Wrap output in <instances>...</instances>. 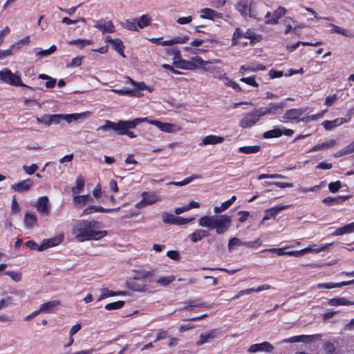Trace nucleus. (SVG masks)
Returning <instances> with one entry per match:
<instances>
[{
    "label": "nucleus",
    "mask_w": 354,
    "mask_h": 354,
    "mask_svg": "<svg viewBox=\"0 0 354 354\" xmlns=\"http://www.w3.org/2000/svg\"><path fill=\"white\" fill-rule=\"evenodd\" d=\"M99 228V223L95 221H79L73 227V234L75 239L83 242L88 240H100L107 235V232L96 231Z\"/></svg>",
    "instance_id": "1"
},
{
    "label": "nucleus",
    "mask_w": 354,
    "mask_h": 354,
    "mask_svg": "<svg viewBox=\"0 0 354 354\" xmlns=\"http://www.w3.org/2000/svg\"><path fill=\"white\" fill-rule=\"evenodd\" d=\"M148 121L147 118H135L132 120H120L117 123L106 120L104 125L99 127L97 131H115L118 135H127L129 138H136V135L129 130L135 128L141 122Z\"/></svg>",
    "instance_id": "2"
},
{
    "label": "nucleus",
    "mask_w": 354,
    "mask_h": 354,
    "mask_svg": "<svg viewBox=\"0 0 354 354\" xmlns=\"http://www.w3.org/2000/svg\"><path fill=\"white\" fill-rule=\"evenodd\" d=\"M232 224V217L227 214L203 216L198 220V225L209 230H214L217 234L225 233Z\"/></svg>",
    "instance_id": "3"
},
{
    "label": "nucleus",
    "mask_w": 354,
    "mask_h": 354,
    "mask_svg": "<svg viewBox=\"0 0 354 354\" xmlns=\"http://www.w3.org/2000/svg\"><path fill=\"white\" fill-rule=\"evenodd\" d=\"M235 8L243 17L254 18L257 15V2L254 0H238Z\"/></svg>",
    "instance_id": "4"
},
{
    "label": "nucleus",
    "mask_w": 354,
    "mask_h": 354,
    "mask_svg": "<svg viewBox=\"0 0 354 354\" xmlns=\"http://www.w3.org/2000/svg\"><path fill=\"white\" fill-rule=\"evenodd\" d=\"M0 81L11 86H24L33 90L32 87L27 86L22 82L21 80V74L19 71L12 73L7 68H4L0 71Z\"/></svg>",
    "instance_id": "5"
},
{
    "label": "nucleus",
    "mask_w": 354,
    "mask_h": 354,
    "mask_svg": "<svg viewBox=\"0 0 354 354\" xmlns=\"http://www.w3.org/2000/svg\"><path fill=\"white\" fill-rule=\"evenodd\" d=\"M86 113L50 115L51 124H59L62 120H65L68 123H71L73 121H77L86 118Z\"/></svg>",
    "instance_id": "6"
},
{
    "label": "nucleus",
    "mask_w": 354,
    "mask_h": 354,
    "mask_svg": "<svg viewBox=\"0 0 354 354\" xmlns=\"http://www.w3.org/2000/svg\"><path fill=\"white\" fill-rule=\"evenodd\" d=\"M263 115L260 109H256L253 111L247 113L240 121L242 128H250L254 125Z\"/></svg>",
    "instance_id": "7"
},
{
    "label": "nucleus",
    "mask_w": 354,
    "mask_h": 354,
    "mask_svg": "<svg viewBox=\"0 0 354 354\" xmlns=\"http://www.w3.org/2000/svg\"><path fill=\"white\" fill-rule=\"evenodd\" d=\"M146 122L151 124L155 125L160 131L165 133H174L175 131L180 130V127H178L177 125L171 123L161 122L160 121L158 120H152L149 119L148 121Z\"/></svg>",
    "instance_id": "8"
},
{
    "label": "nucleus",
    "mask_w": 354,
    "mask_h": 354,
    "mask_svg": "<svg viewBox=\"0 0 354 354\" xmlns=\"http://www.w3.org/2000/svg\"><path fill=\"white\" fill-rule=\"evenodd\" d=\"M219 335L218 329H212L209 331L203 333L199 336V339L196 342V346L211 342L214 339L218 337Z\"/></svg>",
    "instance_id": "9"
},
{
    "label": "nucleus",
    "mask_w": 354,
    "mask_h": 354,
    "mask_svg": "<svg viewBox=\"0 0 354 354\" xmlns=\"http://www.w3.org/2000/svg\"><path fill=\"white\" fill-rule=\"evenodd\" d=\"M286 106V104L284 102H281L279 103H270L268 107H261L259 109L261 112V115L264 116L267 115H275L279 112V111L282 110Z\"/></svg>",
    "instance_id": "10"
},
{
    "label": "nucleus",
    "mask_w": 354,
    "mask_h": 354,
    "mask_svg": "<svg viewBox=\"0 0 354 354\" xmlns=\"http://www.w3.org/2000/svg\"><path fill=\"white\" fill-rule=\"evenodd\" d=\"M289 207H290V205H279L270 209H266L265 211L266 214L263 216L261 222V224H263L265 221L270 220L271 218H274L278 213L288 209Z\"/></svg>",
    "instance_id": "11"
},
{
    "label": "nucleus",
    "mask_w": 354,
    "mask_h": 354,
    "mask_svg": "<svg viewBox=\"0 0 354 354\" xmlns=\"http://www.w3.org/2000/svg\"><path fill=\"white\" fill-rule=\"evenodd\" d=\"M33 185V181L30 178H27L24 180H21L11 185L10 188L14 192H26L30 189Z\"/></svg>",
    "instance_id": "12"
},
{
    "label": "nucleus",
    "mask_w": 354,
    "mask_h": 354,
    "mask_svg": "<svg viewBox=\"0 0 354 354\" xmlns=\"http://www.w3.org/2000/svg\"><path fill=\"white\" fill-rule=\"evenodd\" d=\"M94 27L100 30L103 34L115 32V27L111 21L98 20L96 21Z\"/></svg>",
    "instance_id": "13"
},
{
    "label": "nucleus",
    "mask_w": 354,
    "mask_h": 354,
    "mask_svg": "<svg viewBox=\"0 0 354 354\" xmlns=\"http://www.w3.org/2000/svg\"><path fill=\"white\" fill-rule=\"evenodd\" d=\"M274 350V346L268 342H264L260 344H254L250 346L248 351L250 353H257L259 351H264L267 353H272Z\"/></svg>",
    "instance_id": "14"
},
{
    "label": "nucleus",
    "mask_w": 354,
    "mask_h": 354,
    "mask_svg": "<svg viewBox=\"0 0 354 354\" xmlns=\"http://www.w3.org/2000/svg\"><path fill=\"white\" fill-rule=\"evenodd\" d=\"M37 210L42 214H48L50 212L49 200L47 196H41L39 198L35 205Z\"/></svg>",
    "instance_id": "15"
},
{
    "label": "nucleus",
    "mask_w": 354,
    "mask_h": 354,
    "mask_svg": "<svg viewBox=\"0 0 354 354\" xmlns=\"http://www.w3.org/2000/svg\"><path fill=\"white\" fill-rule=\"evenodd\" d=\"M201 18L214 20V19H222L223 14L218 12L211 8H203L201 10Z\"/></svg>",
    "instance_id": "16"
},
{
    "label": "nucleus",
    "mask_w": 354,
    "mask_h": 354,
    "mask_svg": "<svg viewBox=\"0 0 354 354\" xmlns=\"http://www.w3.org/2000/svg\"><path fill=\"white\" fill-rule=\"evenodd\" d=\"M73 201L76 206L82 207L86 203H93V198L89 194L86 195H75L73 196Z\"/></svg>",
    "instance_id": "17"
},
{
    "label": "nucleus",
    "mask_w": 354,
    "mask_h": 354,
    "mask_svg": "<svg viewBox=\"0 0 354 354\" xmlns=\"http://www.w3.org/2000/svg\"><path fill=\"white\" fill-rule=\"evenodd\" d=\"M305 112L303 109H291L287 110L283 115V118L285 120H294L299 118Z\"/></svg>",
    "instance_id": "18"
},
{
    "label": "nucleus",
    "mask_w": 354,
    "mask_h": 354,
    "mask_svg": "<svg viewBox=\"0 0 354 354\" xmlns=\"http://www.w3.org/2000/svg\"><path fill=\"white\" fill-rule=\"evenodd\" d=\"M350 119H351V118H349L348 120H346L344 118H337L332 121L326 120L322 123V124L326 130L329 131V130H332L335 127H337L344 123L349 122Z\"/></svg>",
    "instance_id": "19"
},
{
    "label": "nucleus",
    "mask_w": 354,
    "mask_h": 354,
    "mask_svg": "<svg viewBox=\"0 0 354 354\" xmlns=\"http://www.w3.org/2000/svg\"><path fill=\"white\" fill-rule=\"evenodd\" d=\"M333 243H326L321 246H319L318 245H309L307 248H305L302 249L303 255L307 254V253H319L322 251H324L326 250L330 245H331Z\"/></svg>",
    "instance_id": "20"
},
{
    "label": "nucleus",
    "mask_w": 354,
    "mask_h": 354,
    "mask_svg": "<svg viewBox=\"0 0 354 354\" xmlns=\"http://www.w3.org/2000/svg\"><path fill=\"white\" fill-rule=\"evenodd\" d=\"M62 241V238L54 237L50 239H45L42 243L39 245V251H44L49 248L59 245Z\"/></svg>",
    "instance_id": "21"
},
{
    "label": "nucleus",
    "mask_w": 354,
    "mask_h": 354,
    "mask_svg": "<svg viewBox=\"0 0 354 354\" xmlns=\"http://www.w3.org/2000/svg\"><path fill=\"white\" fill-rule=\"evenodd\" d=\"M224 138L222 136L209 135L204 137L200 145H216L223 142Z\"/></svg>",
    "instance_id": "22"
},
{
    "label": "nucleus",
    "mask_w": 354,
    "mask_h": 354,
    "mask_svg": "<svg viewBox=\"0 0 354 354\" xmlns=\"http://www.w3.org/2000/svg\"><path fill=\"white\" fill-rule=\"evenodd\" d=\"M286 12V10L283 7H279L272 14V17L270 19L266 21L267 24H277L279 22V19L282 17Z\"/></svg>",
    "instance_id": "23"
},
{
    "label": "nucleus",
    "mask_w": 354,
    "mask_h": 354,
    "mask_svg": "<svg viewBox=\"0 0 354 354\" xmlns=\"http://www.w3.org/2000/svg\"><path fill=\"white\" fill-rule=\"evenodd\" d=\"M354 283V279L347 281H342L340 283H320L317 285V287L318 288H326V289H331L334 288H340L344 286L353 284Z\"/></svg>",
    "instance_id": "24"
},
{
    "label": "nucleus",
    "mask_w": 354,
    "mask_h": 354,
    "mask_svg": "<svg viewBox=\"0 0 354 354\" xmlns=\"http://www.w3.org/2000/svg\"><path fill=\"white\" fill-rule=\"evenodd\" d=\"M85 185V180L81 175L78 176L75 180V186L72 187L71 192L73 196L77 195L83 192Z\"/></svg>",
    "instance_id": "25"
},
{
    "label": "nucleus",
    "mask_w": 354,
    "mask_h": 354,
    "mask_svg": "<svg viewBox=\"0 0 354 354\" xmlns=\"http://www.w3.org/2000/svg\"><path fill=\"white\" fill-rule=\"evenodd\" d=\"M349 196H337V197H326L322 200V203L326 205L332 206L336 204H341L347 199H348Z\"/></svg>",
    "instance_id": "26"
},
{
    "label": "nucleus",
    "mask_w": 354,
    "mask_h": 354,
    "mask_svg": "<svg viewBox=\"0 0 354 354\" xmlns=\"http://www.w3.org/2000/svg\"><path fill=\"white\" fill-rule=\"evenodd\" d=\"M142 197L145 198L147 205H153L161 201L160 196L155 192H143Z\"/></svg>",
    "instance_id": "27"
},
{
    "label": "nucleus",
    "mask_w": 354,
    "mask_h": 354,
    "mask_svg": "<svg viewBox=\"0 0 354 354\" xmlns=\"http://www.w3.org/2000/svg\"><path fill=\"white\" fill-rule=\"evenodd\" d=\"M266 69L265 66L261 64H252L241 66L239 69V73L245 75L247 71L255 72L257 71H264Z\"/></svg>",
    "instance_id": "28"
},
{
    "label": "nucleus",
    "mask_w": 354,
    "mask_h": 354,
    "mask_svg": "<svg viewBox=\"0 0 354 354\" xmlns=\"http://www.w3.org/2000/svg\"><path fill=\"white\" fill-rule=\"evenodd\" d=\"M208 236L209 233L207 231L205 230H196L193 233L190 234L189 237L192 242L196 243Z\"/></svg>",
    "instance_id": "29"
},
{
    "label": "nucleus",
    "mask_w": 354,
    "mask_h": 354,
    "mask_svg": "<svg viewBox=\"0 0 354 354\" xmlns=\"http://www.w3.org/2000/svg\"><path fill=\"white\" fill-rule=\"evenodd\" d=\"M24 224L26 228L30 229L33 227L37 223L36 214L27 212L24 216Z\"/></svg>",
    "instance_id": "30"
},
{
    "label": "nucleus",
    "mask_w": 354,
    "mask_h": 354,
    "mask_svg": "<svg viewBox=\"0 0 354 354\" xmlns=\"http://www.w3.org/2000/svg\"><path fill=\"white\" fill-rule=\"evenodd\" d=\"M59 302L55 300L44 303L40 306L39 311L40 313H51L55 308L59 306Z\"/></svg>",
    "instance_id": "31"
},
{
    "label": "nucleus",
    "mask_w": 354,
    "mask_h": 354,
    "mask_svg": "<svg viewBox=\"0 0 354 354\" xmlns=\"http://www.w3.org/2000/svg\"><path fill=\"white\" fill-rule=\"evenodd\" d=\"M328 304L333 306H353L354 305V301H349L344 297L333 298L328 301Z\"/></svg>",
    "instance_id": "32"
},
{
    "label": "nucleus",
    "mask_w": 354,
    "mask_h": 354,
    "mask_svg": "<svg viewBox=\"0 0 354 354\" xmlns=\"http://www.w3.org/2000/svg\"><path fill=\"white\" fill-rule=\"evenodd\" d=\"M336 144V141L333 139L329 140L327 142L317 144L312 147L308 152H315L320 150H324L326 149H328L333 147Z\"/></svg>",
    "instance_id": "33"
},
{
    "label": "nucleus",
    "mask_w": 354,
    "mask_h": 354,
    "mask_svg": "<svg viewBox=\"0 0 354 354\" xmlns=\"http://www.w3.org/2000/svg\"><path fill=\"white\" fill-rule=\"evenodd\" d=\"M205 306V303L200 301L199 299L195 300H189L185 303V306L180 308V310H192L193 308H203Z\"/></svg>",
    "instance_id": "34"
},
{
    "label": "nucleus",
    "mask_w": 354,
    "mask_h": 354,
    "mask_svg": "<svg viewBox=\"0 0 354 354\" xmlns=\"http://www.w3.org/2000/svg\"><path fill=\"white\" fill-rule=\"evenodd\" d=\"M111 91L121 95H128L133 97H141L142 95V94H140L138 91H135L134 90L129 88L112 89Z\"/></svg>",
    "instance_id": "35"
},
{
    "label": "nucleus",
    "mask_w": 354,
    "mask_h": 354,
    "mask_svg": "<svg viewBox=\"0 0 354 354\" xmlns=\"http://www.w3.org/2000/svg\"><path fill=\"white\" fill-rule=\"evenodd\" d=\"M111 45H112L113 49L115 51H117L120 55H122V57H125V55L124 54V46L123 45L122 41L120 39H119V38L114 39V40L112 41Z\"/></svg>",
    "instance_id": "36"
},
{
    "label": "nucleus",
    "mask_w": 354,
    "mask_h": 354,
    "mask_svg": "<svg viewBox=\"0 0 354 354\" xmlns=\"http://www.w3.org/2000/svg\"><path fill=\"white\" fill-rule=\"evenodd\" d=\"M151 18L147 15H142L136 21L137 26L140 28H144L151 24Z\"/></svg>",
    "instance_id": "37"
},
{
    "label": "nucleus",
    "mask_w": 354,
    "mask_h": 354,
    "mask_svg": "<svg viewBox=\"0 0 354 354\" xmlns=\"http://www.w3.org/2000/svg\"><path fill=\"white\" fill-rule=\"evenodd\" d=\"M261 149L260 146L254 145V146H245L241 147L239 149V151L241 153L246 154L256 153L259 152Z\"/></svg>",
    "instance_id": "38"
},
{
    "label": "nucleus",
    "mask_w": 354,
    "mask_h": 354,
    "mask_svg": "<svg viewBox=\"0 0 354 354\" xmlns=\"http://www.w3.org/2000/svg\"><path fill=\"white\" fill-rule=\"evenodd\" d=\"M282 136V129L275 128L272 130H269L266 131L263 133L264 138H279Z\"/></svg>",
    "instance_id": "39"
},
{
    "label": "nucleus",
    "mask_w": 354,
    "mask_h": 354,
    "mask_svg": "<svg viewBox=\"0 0 354 354\" xmlns=\"http://www.w3.org/2000/svg\"><path fill=\"white\" fill-rule=\"evenodd\" d=\"M121 26L129 30L137 31V24L136 19H128L121 23Z\"/></svg>",
    "instance_id": "40"
},
{
    "label": "nucleus",
    "mask_w": 354,
    "mask_h": 354,
    "mask_svg": "<svg viewBox=\"0 0 354 354\" xmlns=\"http://www.w3.org/2000/svg\"><path fill=\"white\" fill-rule=\"evenodd\" d=\"M212 70L216 71L217 75L216 77L218 79L223 80L225 85H226L227 86H230L233 80H232L228 77H227L225 73H223L222 71H220L221 68H214Z\"/></svg>",
    "instance_id": "41"
},
{
    "label": "nucleus",
    "mask_w": 354,
    "mask_h": 354,
    "mask_svg": "<svg viewBox=\"0 0 354 354\" xmlns=\"http://www.w3.org/2000/svg\"><path fill=\"white\" fill-rule=\"evenodd\" d=\"M321 337L322 335L319 334L311 335H302L301 338V342L308 344L317 340H319Z\"/></svg>",
    "instance_id": "42"
},
{
    "label": "nucleus",
    "mask_w": 354,
    "mask_h": 354,
    "mask_svg": "<svg viewBox=\"0 0 354 354\" xmlns=\"http://www.w3.org/2000/svg\"><path fill=\"white\" fill-rule=\"evenodd\" d=\"M175 279V277L174 275L167 276V277H160L156 281L157 283H159L162 286H167L170 283L173 282Z\"/></svg>",
    "instance_id": "43"
},
{
    "label": "nucleus",
    "mask_w": 354,
    "mask_h": 354,
    "mask_svg": "<svg viewBox=\"0 0 354 354\" xmlns=\"http://www.w3.org/2000/svg\"><path fill=\"white\" fill-rule=\"evenodd\" d=\"M244 245V242L241 241L239 239L233 237L231 238L227 244L229 251H232L234 247Z\"/></svg>",
    "instance_id": "44"
},
{
    "label": "nucleus",
    "mask_w": 354,
    "mask_h": 354,
    "mask_svg": "<svg viewBox=\"0 0 354 354\" xmlns=\"http://www.w3.org/2000/svg\"><path fill=\"white\" fill-rule=\"evenodd\" d=\"M162 219L165 223L176 225V216L172 214L164 212L162 214Z\"/></svg>",
    "instance_id": "45"
},
{
    "label": "nucleus",
    "mask_w": 354,
    "mask_h": 354,
    "mask_svg": "<svg viewBox=\"0 0 354 354\" xmlns=\"http://www.w3.org/2000/svg\"><path fill=\"white\" fill-rule=\"evenodd\" d=\"M39 78L41 80H47L46 82V86L47 88H53L56 84V79L53 78L46 74H41L39 75Z\"/></svg>",
    "instance_id": "46"
},
{
    "label": "nucleus",
    "mask_w": 354,
    "mask_h": 354,
    "mask_svg": "<svg viewBox=\"0 0 354 354\" xmlns=\"http://www.w3.org/2000/svg\"><path fill=\"white\" fill-rule=\"evenodd\" d=\"M57 50V46L55 45H52L48 49L41 50L37 53V56L39 57H48L53 54Z\"/></svg>",
    "instance_id": "47"
},
{
    "label": "nucleus",
    "mask_w": 354,
    "mask_h": 354,
    "mask_svg": "<svg viewBox=\"0 0 354 354\" xmlns=\"http://www.w3.org/2000/svg\"><path fill=\"white\" fill-rule=\"evenodd\" d=\"M92 44H93L92 40H87V39H75V40H72V41H69V44L75 45L80 48H83L86 45H90Z\"/></svg>",
    "instance_id": "48"
},
{
    "label": "nucleus",
    "mask_w": 354,
    "mask_h": 354,
    "mask_svg": "<svg viewBox=\"0 0 354 354\" xmlns=\"http://www.w3.org/2000/svg\"><path fill=\"white\" fill-rule=\"evenodd\" d=\"M198 178V176L194 175L191 177L185 178L183 181H180V182L171 181V182H169L167 185H174L176 186H184V185H186L189 184V183H191L194 179Z\"/></svg>",
    "instance_id": "49"
},
{
    "label": "nucleus",
    "mask_w": 354,
    "mask_h": 354,
    "mask_svg": "<svg viewBox=\"0 0 354 354\" xmlns=\"http://www.w3.org/2000/svg\"><path fill=\"white\" fill-rule=\"evenodd\" d=\"M124 305V302L123 301H118L115 302H112L106 304L105 306V308L108 310H115L122 308Z\"/></svg>",
    "instance_id": "50"
},
{
    "label": "nucleus",
    "mask_w": 354,
    "mask_h": 354,
    "mask_svg": "<svg viewBox=\"0 0 354 354\" xmlns=\"http://www.w3.org/2000/svg\"><path fill=\"white\" fill-rule=\"evenodd\" d=\"M128 81L131 84H132L136 87V90H134V91H138L140 94H141L140 91L145 90V88H147V86L143 82H136V81H134L133 80H132L130 77H128Z\"/></svg>",
    "instance_id": "51"
},
{
    "label": "nucleus",
    "mask_w": 354,
    "mask_h": 354,
    "mask_svg": "<svg viewBox=\"0 0 354 354\" xmlns=\"http://www.w3.org/2000/svg\"><path fill=\"white\" fill-rule=\"evenodd\" d=\"M137 275L135 279L137 280H141L149 277L153 274V271L140 270L136 272Z\"/></svg>",
    "instance_id": "52"
},
{
    "label": "nucleus",
    "mask_w": 354,
    "mask_h": 354,
    "mask_svg": "<svg viewBox=\"0 0 354 354\" xmlns=\"http://www.w3.org/2000/svg\"><path fill=\"white\" fill-rule=\"evenodd\" d=\"M166 52L168 55L174 56L173 59L177 58L176 60H178L181 57L180 51L176 47L167 48Z\"/></svg>",
    "instance_id": "53"
},
{
    "label": "nucleus",
    "mask_w": 354,
    "mask_h": 354,
    "mask_svg": "<svg viewBox=\"0 0 354 354\" xmlns=\"http://www.w3.org/2000/svg\"><path fill=\"white\" fill-rule=\"evenodd\" d=\"M177 58L174 59L173 64L178 68L186 70L187 69V60L183 59L181 57L178 60Z\"/></svg>",
    "instance_id": "54"
},
{
    "label": "nucleus",
    "mask_w": 354,
    "mask_h": 354,
    "mask_svg": "<svg viewBox=\"0 0 354 354\" xmlns=\"http://www.w3.org/2000/svg\"><path fill=\"white\" fill-rule=\"evenodd\" d=\"M230 203H227V201L223 202L220 206H216L214 208V212L216 214H220L226 209H227L230 205H229Z\"/></svg>",
    "instance_id": "55"
},
{
    "label": "nucleus",
    "mask_w": 354,
    "mask_h": 354,
    "mask_svg": "<svg viewBox=\"0 0 354 354\" xmlns=\"http://www.w3.org/2000/svg\"><path fill=\"white\" fill-rule=\"evenodd\" d=\"M262 244V241L260 239H257L256 240L253 241H246L244 242V245L250 248H258Z\"/></svg>",
    "instance_id": "56"
},
{
    "label": "nucleus",
    "mask_w": 354,
    "mask_h": 354,
    "mask_svg": "<svg viewBox=\"0 0 354 354\" xmlns=\"http://www.w3.org/2000/svg\"><path fill=\"white\" fill-rule=\"evenodd\" d=\"M5 274L9 276L15 282H19L21 279V274L20 272L8 271L6 272Z\"/></svg>",
    "instance_id": "57"
},
{
    "label": "nucleus",
    "mask_w": 354,
    "mask_h": 354,
    "mask_svg": "<svg viewBox=\"0 0 354 354\" xmlns=\"http://www.w3.org/2000/svg\"><path fill=\"white\" fill-rule=\"evenodd\" d=\"M191 60L193 64L196 65V68H198L200 66H203L209 63V62L203 60L202 58L198 56L192 57Z\"/></svg>",
    "instance_id": "58"
},
{
    "label": "nucleus",
    "mask_w": 354,
    "mask_h": 354,
    "mask_svg": "<svg viewBox=\"0 0 354 354\" xmlns=\"http://www.w3.org/2000/svg\"><path fill=\"white\" fill-rule=\"evenodd\" d=\"M37 169L38 166L36 164H32L30 166H23V169L28 175L33 174L37 170Z\"/></svg>",
    "instance_id": "59"
},
{
    "label": "nucleus",
    "mask_w": 354,
    "mask_h": 354,
    "mask_svg": "<svg viewBox=\"0 0 354 354\" xmlns=\"http://www.w3.org/2000/svg\"><path fill=\"white\" fill-rule=\"evenodd\" d=\"M354 152V141L347 145L346 147L342 149L339 151L340 155H346Z\"/></svg>",
    "instance_id": "60"
},
{
    "label": "nucleus",
    "mask_w": 354,
    "mask_h": 354,
    "mask_svg": "<svg viewBox=\"0 0 354 354\" xmlns=\"http://www.w3.org/2000/svg\"><path fill=\"white\" fill-rule=\"evenodd\" d=\"M340 187L341 183L339 180L330 183L328 185V189L332 193L337 192L340 189Z\"/></svg>",
    "instance_id": "61"
},
{
    "label": "nucleus",
    "mask_w": 354,
    "mask_h": 354,
    "mask_svg": "<svg viewBox=\"0 0 354 354\" xmlns=\"http://www.w3.org/2000/svg\"><path fill=\"white\" fill-rule=\"evenodd\" d=\"M240 81L255 87L258 86V83L255 81L254 77H242Z\"/></svg>",
    "instance_id": "62"
},
{
    "label": "nucleus",
    "mask_w": 354,
    "mask_h": 354,
    "mask_svg": "<svg viewBox=\"0 0 354 354\" xmlns=\"http://www.w3.org/2000/svg\"><path fill=\"white\" fill-rule=\"evenodd\" d=\"M243 32L240 28H236L233 37H232V44H236L238 43V39L243 35Z\"/></svg>",
    "instance_id": "63"
},
{
    "label": "nucleus",
    "mask_w": 354,
    "mask_h": 354,
    "mask_svg": "<svg viewBox=\"0 0 354 354\" xmlns=\"http://www.w3.org/2000/svg\"><path fill=\"white\" fill-rule=\"evenodd\" d=\"M292 19L290 17H286L283 20V24L286 28V30H285V34L289 33L290 32V30H292Z\"/></svg>",
    "instance_id": "64"
}]
</instances>
